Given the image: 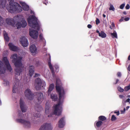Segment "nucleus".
Here are the masks:
<instances>
[{
	"instance_id": "obj_1",
	"label": "nucleus",
	"mask_w": 130,
	"mask_h": 130,
	"mask_svg": "<svg viewBox=\"0 0 130 130\" xmlns=\"http://www.w3.org/2000/svg\"><path fill=\"white\" fill-rule=\"evenodd\" d=\"M56 89L59 95V101L58 103L53 107L54 114L58 116L61 115L62 110L61 106L63 101L61 100L64 99L65 96V93L63 88L62 87V84L60 80L58 79L56 80Z\"/></svg>"
},
{
	"instance_id": "obj_2",
	"label": "nucleus",
	"mask_w": 130,
	"mask_h": 130,
	"mask_svg": "<svg viewBox=\"0 0 130 130\" xmlns=\"http://www.w3.org/2000/svg\"><path fill=\"white\" fill-rule=\"evenodd\" d=\"M12 57L13 58L12 62L16 67L15 69V74L17 75H20L23 67L21 62L22 58L21 57H18L16 54H13Z\"/></svg>"
},
{
	"instance_id": "obj_3",
	"label": "nucleus",
	"mask_w": 130,
	"mask_h": 130,
	"mask_svg": "<svg viewBox=\"0 0 130 130\" xmlns=\"http://www.w3.org/2000/svg\"><path fill=\"white\" fill-rule=\"evenodd\" d=\"M19 4L14 2L13 0H10L9 2V5L6 7L8 11L10 13H14L15 12H19L22 10V7Z\"/></svg>"
},
{
	"instance_id": "obj_4",
	"label": "nucleus",
	"mask_w": 130,
	"mask_h": 130,
	"mask_svg": "<svg viewBox=\"0 0 130 130\" xmlns=\"http://www.w3.org/2000/svg\"><path fill=\"white\" fill-rule=\"evenodd\" d=\"M27 20L29 26L34 28H37V29L39 30L40 27L38 23V19L34 15L29 16L27 18Z\"/></svg>"
},
{
	"instance_id": "obj_5",
	"label": "nucleus",
	"mask_w": 130,
	"mask_h": 130,
	"mask_svg": "<svg viewBox=\"0 0 130 130\" xmlns=\"http://www.w3.org/2000/svg\"><path fill=\"white\" fill-rule=\"evenodd\" d=\"M46 85L45 83L43 81H42L41 79L38 78L35 80V88L37 90H40L41 87L44 86Z\"/></svg>"
},
{
	"instance_id": "obj_6",
	"label": "nucleus",
	"mask_w": 130,
	"mask_h": 130,
	"mask_svg": "<svg viewBox=\"0 0 130 130\" xmlns=\"http://www.w3.org/2000/svg\"><path fill=\"white\" fill-rule=\"evenodd\" d=\"M19 20L20 21L18 22L16 24V26L18 29L20 28L21 27H25L27 25V24L24 18L21 16H18Z\"/></svg>"
},
{
	"instance_id": "obj_7",
	"label": "nucleus",
	"mask_w": 130,
	"mask_h": 130,
	"mask_svg": "<svg viewBox=\"0 0 130 130\" xmlns=\"http://www.w3.org/2000/svg\"><path fill=\"white\" fill-rule=\"evenodd\" d=\"M16 121L18 123L23 124L25 127L28 128L30 126V122L28 121L22 119H17Z\"/></svg>"
},
{
	"instance_id": "obj_8",
	"label": "nucleus",
	"mask_w": 130,
	"mask_h": 130,
	"mask_svg": "<svg viewBox=\"0 0 130 130\" xmlns=\"http://www.w3.org/2000/svg\"><path fill=\"white\" fill-rule=\"evenodd\" d=\"M53 127L51 123H44L40 127L39 130H52Z\"/></svg>"
},
{
	"instance_id": "obj_9",
	"label": "nucleus",
	"mask_w": 130,
	"mask_h": 130,
	"mask_svg": "<svg viewBox=\"0 0 130 130\" xmlns=\"http://www.w3.org/2000/svg\"><path fill=\"white\" fill-rule=\"evenodd\" d=\"M25 97L30 100H32L34 97V95L33 93L31 92V90L29 89L26 90L24 92Z\"/></svg>"
},
{
	"instance_id": "obj_10",
	"label": "nucleus",
	"mask_w": 130,
	"mask_h": 130,
	"mask_svg": "<svg viewBox=\"0 0 130 130\" xmlns=\"http://www.w3.org/2000/svg\"><path fill=\"white\" fill-rule=\"evenodd\" d=\"M36 95L38 103H41L44 99L43 94L40 92H38L36 93Z\"/></svg>"
},
{
	"instance_id": "obj_11",
	"label": "nucleus",
	"mask_w": 130,
	"mask_h": 130,
	"mask_svg": "<svg viewBox=\"0 0 130 130\" xmlns=\"http://www.w3.org/2000/svg\"><path fill=\"white\" fill-rule=\"evenodd\" d=\"M29 34L30 36L32 38L36 39L38 35V32L36 30H31L30 29H29Z\"/></svg>"
},
{
	"instance_id": "obj_12",
	"label": "nucleus",
	"mask_w": 130,
	"mask_h": 130,
	"mask_svg": "<svg viewBox=\"0 0 130 130\" xmlns=\"http://www.w3.org/2000/svg\"><path fill=\"white\" fill-rule=\"evenodd\" d=\"M3 60L7 70H9L10 72H11L12 70V69L7 57H4L3 58Z\"/></svg>"
},
{
	"instance_id": "obj_13",
	"label": "nucleus",
	"mask_w": 130,
	"mask_h": 130,
	"mask_svg": "<svg viewBox=\"0 0 130 130\" xmlns=\"http://www.w3.org/2000/svg\"><path fill=\"white\" fill-rule=\"evenodd\" d=\"M20 41L22 45L24 47L28 45L27 40L25 37L23 36L20 39Z\"/></svg>"
},
{
	"instance_id": "obj_14",
	"label": "nucleus",
	"mask_w": 130,
	"mask_h": 130,
	"mask_svg": "<svg viewBox=\"0 0 130 130\" xmlns=\"http://www.w3.org/2000/svg\"><path fill=\"white\" fill-rule=\"evenodd\" d=\"M58 127L59 128H62L64 127L65 124V117L61 118L58 122Z\"/></svg>"
},
{
	"instance_id": "obj_15",
	"label": "nucleus",
	"mask_w": 130,
	"mask_h": 130,
	"mask_svg": "<svg viewBox=\"0 0 130 130\" xmlns=\"http://www.w3.org/2000/svg\"><path fill=\"white\" fill-rule=\"evenodd\" d=\"M6 69L4 67V63L0 61V74H4L6 72Z\"/></svg>"
},
{
	"instance_id": "obj_16",
	"label": "nucleus",
	"mask_w": 130,
	"mask_h": 130,
	"mask_svg": "<svg viewBox=\"0 0 130 130\" xmlns=\"http://www.w3.org/2000/svg\"><path fill=\"white\" fill-rule=\"evenodd\" d=\"M6 22L9 25L14 26L15 24L14 21L13 19L7 18L6 19Z\"/></svg>"
},
{
	"instance_id": "obj_17",
	"label": "nucleus",
	"mask_w": 130,
	"mask_h": 130,
	"mask_svg": "<svg viewBox=\"0 0 130 130\" xmlns=\"http://www.w3.org/2000/svg\"><path fill=\"white\" fill-rule=\"evenodd\" d=\"M20 106L21 110L22 112H25L26 109L24 106V103L22 99L21 98L20 102Z\"/></svg>"
},
{
	"instance_id": "obj_18",
	"label": "nucleus",
	"mask_w": 130,
	"mask_h": 130,
	"mask_svg": "<svg viewBox=\"0 0 130 130\" xmlns=\"http://www.w3.org/2000/svg\"><path fill=\"white\" fill-rule=\"evenodd\" d=\"M30 52L32 53L36 54L37 52V49L35 44L32 45L30 47Z\"/></svg>"
},
{
	"instance_id": "obj_19",
	"label": "nucleus",
	"mask_w": 130,
	"mask_h": 130,
	"mask_svg": "<svg viewBox=\"0 0 130 130\" xmlns=\"http://www.w3.org/2000/svg\"><path fill=\"white\" fill-rule=\"evenodd\" d=\"M29 75L30 77H31L34 73V67L33 66H30L29 67Z\"/></svg>"
},
{
	"instance_id": "obj_20",
	"label": "nucleus",
	"mask_w": 130,
	"mask_h": 130,
	"mask_svg": "<svg viewBox=\"0 0 130 130\" xmlns=\"http://www.w3.org/2000/svg\"><path fill=\"white\" fill-rule=\"evenodd\" d=\"M8 45L11 50L14 51H16L18 50L17 47L13 45L12 43H9Z\"/></svg>"
},
{
	"instance_id": "obj_21",
	"label": "nucleus",
	"mask_w": 130,
	"mask_h": 130,
	"mask_svg": "<svg viewBox=\"0 0 130 130\" xmlns=\"http://www.w3.org/2000/svg\"><path fill=\"white\" fill-rule=\"evenodd\" d=\"M38 108V113H34L33 115L35 117H39L40 115L39 112L43 109V108L41 106L39 105Z\"/></svg>"
},
{
	"instance_id": "obj_22",
	"label": "nucleus",
	"mask_w": 130,
	"mask_h": 130,
	"mask_svg": "<svg viewBox=\"0 0 130 130\" xmlns=\"http://www.w3.org/2000/svg\"><path fill=\"white\" fill-rule=\"evenodd\" d=\"M51 98L52 99V101H56L58 99V96L56 94H51Z\"/></svg>"
},
{
	"instance_id": "obj_23",
	"label": "nucleus",
	"mask_w": 130,
	"mask_h": 130,
	"mask_svg": "<svg viewBox=\"0 0 130 130\" xmlns=\"http://www.w3.org/2000/svg\"><path fill=\"white\" fill-rule=\"evenodd\" d=\"M48 65L50 69L51 70L52 73L53 72V67L51 63V57L50 56L49 59L48 60Z\"/></svg>"
},
{
	"instance_id": "obj_24",
	"label": "nucleus",
	"mask_w": 130,
	"mask_h": 130,
	"mask_svg": "<svg viewBox=\"0 0 130 130\" xmlns=\"http://www.w3.org/2000/svg\"><path fill=\"white\" fill-rule=\"evenodd\" d=\"M16 82L15 83V84L14 85L13 87L12 91L13 93H16L15 90L17 87V86L18 85L19 83V80L18 79H16Z\"/></svg>"
},
{
	"instance_id": "obj_25",
	"label": "nucleus",
	"mask_w": 130,
	"mask_h": 130,
	"mask_svg": "<svg viewBox=\"0 0 130 130\" xmlns=\"http://www.w3.org/2000/svg\"><path fill=\"white\" fill-rule=\"evenodd\" d=\"M54 85L53 84H52L50 85L48 92V93L50 94L54 88Z\"/></svg>"
},
{
	"instance_id": "obj_26",
	"label": "nucleus",
	"mask_w": 130,
	"mask_h": 130,
	"mask_svg": "<svg viewBox=\"0 0 130 130\" xmlns=\"http://www.w3.org/2000/svg\"><path fill=\"white\" fill-rule=\"evenodd\" d=\"M99 36L102 38H105L106 36V34L103 31H101L100 34H99Z\"/></svg>"
},
{
	"instance_id": "obj_27",
	"label": "nucleus",
	"mask_w": 130,
	"mask_h": 130,
	"mask_svg": "<svg viewBox=\"0 0 130 130\" xmlns=\"http://www.w3.org/2000/svg\"><path fill=\"white\" fill-rule=\"evenodd\" d=\"M96 126L98 127H101L103 123V122L102 121L99 120L96 121Z\"/></svg>"
},
{
	"instance_id": "obj_28",
	"label": "nucleus",
	"mask_w": 130,
	"mask_h": 130,
	"mask_svg": "<svg viewBox=\"0 0 130 130\" xmlns=\"http://www.w3.org/2000/svg\"><path fill=\"white\" fill-rule=\"evenodd\" d=\"M33 64L36 66H38L40 65L39 61L36 59H34L33 60Z\"/></svg>"
},
{
	"instance_id": "obj_29",
	"label": "nucleus",
	"mask_w": 130,
	"mask_h": 130,
	"mask_svg": "<svg viewBox=\"0 0 130 130\" xmlns=\"http://www.w3.org/2000/svg\"><path fill=\"white\" fill-rule=\"evenodd\" d=\"M106 119V118L105 117L103 116H101L99 117L98 120L99 121H103Z\"/></svg>"
},
{
	"instance_id": "obj_30",
	"label": "nucleus",
	"mask_w": 130,
	"mask_h": 130,
	"mask_svg": "<svg viewBox=\"0 0 130 130\" xmlns=\"http://www.w3.org/2000/svg\"><path fill=\"white\" fill-rule=\"evenodd\" d=\"M49 108L47 105V104L46 103L45 105V112L46 114H48L49 113Z\"/></svg>"
},
{
	"instance_id": "obj_31",
	"label": "nucleus",
	"mask_w": 130,
	"mask_h": 130,
	"mask_svg": "<svg viewBox=\"0 0 130 130\" xmlns=\"http://www.w3.org/2000/svg\"><path fill=\"white\" fill-rule=\"evenodd\" d=\"M111 34L112 38H117V34L115 31L113 33H111Z\"/></svg>"
},
{
	"instance_id": "obj_32",
	"label": "nucleus",
	"mask_w": 130,
	"mask_h": 130,
	"mask_svg": "<svg viewBox=\"0 0 130 130\" xmlns=\"http://www.w3.org/2000/svg\"><path fill=\"white\" fill-rule=\"evenodd\" d=\"M23 9L25 11H28L29 9V6L28 5H26L25 6L23 7Z\"/></svg>"
},
{
	"instance_id": "obj_33",
	"label": "nucleus",
	"mask_w": 130,
	"mask_h": 130,
	"mask_svg": "<svg viewBox=\"0 0 130 130\" xmlns=\"http://www.w3.org/2000/svg\"><path fill=\"white\" fill-rule=\"evenodd\" d=\"M109 9L110 10H112L113 11H114L115 10V8L111 4H110V7Z\"/></svg>"
},
{
	"instance_id": "obj_34",
	"label": "nucleus",
	"mask_w": 130,
	"mask_h": 130,
	"mask_svg": "<svg viewBox=\"0 0 130 130\" xmlns=\"http://www.w3.org/2000/svg\"><path fill=\"white\" fill-rule=\"evenodd\" d=\"M124 89L125 91H127L130 89V84H129L128 86L125 87Z\"/></svg>"
},
{
	"instance_id": "obj_35",
	"label": "nucleus",
	"mask_w": 130,
	"mask_h": 130,
	"mask_svg": "<svg viewBox=\"0 0 130 130\" xmlns=\"http://www.w3.org/2000/svg\"><path fill=\"white\" fill-rule=\"evenodd\" d=\"M117 119V118L114 115H112L111 116V120L112 121L115 120Z\"/></svg>"
},
{
	"instance_id": "obj_36",
	"label": "nucleus",
	"mask_w": 130,
	"mask_h": 130,
	"mask_svg": "<svg viewBox=\"0 0 130 130\" xmlns=\"http://www.w3.org/2000/svg\"><path fill=\"white\" fill-rule=\"evenodd\" d=\"M118 91L120 92H123L124 91V89L120 87H118Z\"/></svg>"
},
{
	"instance_id": "obj_37",
	"label": "nucleus",
	"mask_w": 130,
	"mask_h": 130,
	"mask_svg": "<svg viewBox=\"0 0 130 130\" xmlns=\"http://www.w3.org/2000/svg\"><path fill=\"white\" fill-rule=\"evenodd\" d=\"M125 5V4H122L120 6V8L121 9H123V8Z\"/></svg>"
},
{
	"instance_id": "obj_38",
	"label": "nucleus",
	"mask_w": 130,
	"mask_h": 130,
	"mask_svg": "<svg viewBox=\"0 0 130 130\" xmlns=\"http://www.w3.org/2000/svg\"><path fill=\"white\" fill-rule=\"evenodd\" d=\"M111 26H110V28L111 29H113V28L115 27V24H114V23H112L111 24Z\"/></svg>"
},
{
	"instance_id": "obj_39",
	"label": "nucleus",
	"mask_w": 130,
	"mask_h": 130,
	"mask_svg": "<svg viewBox=\"0 0 130 130\" xmlns=\"http://www.w3.org/2000/svg\"><path fill=\"white\" fill-rule=\"evenodd\" d=\"M100 22V21L99 19L97 18L96 20V24H99Z\"/></svg>"
},
{
	"instance_id": "obj_40",
	"label": "nucleus",
	"mask_w": 130,
	"mask_h": 130,
	"mask_svg": "<svg viewBox=\"0 0 130 130\" xmlns=\"http://www.w3.org/2000/svg\"><path fill=\"white\" fill-rule=\"evenodd\" d=\"M39 38H40V40H43V39H44L43 38L42 36V34H40L39 36Z\"/></svg>"
},
{
	"instance_id": "obj_41",
	"label": "nucleus",
	"mask_w": 130,
	"mask_h": 130,
	"mask_svg": "<svg viewBox=\"0 0 130 130\" xmlns=\"http://www.w3.org/2000/svg\"><path fill=\"white\" fill-rule=\"evenodd\" d=\"M117 75L118 77H120L121 76V74L120 72H118L117 73Z\"/></svg>"
},
{
	"instance_id": "obj_42",
	"label": "nucleus",
	"mask_w": 130,
	"mask_h": 130,
	"mask_svg": "<svg viewBox=\"0 0 130 130\" xmlns=\"http://www.w3.org/2000/svg\"><path fill=\"white\" fill-rule=\"evenodd\" d=\"M5 40L8 42L9 40V38L8 37H4Z\"/></svg>"
},
{
	"instance_id": "obj_43",
	"label": "nucleus",
	"mask_w": 130,
	"mask_h": 130,
	"mask_svg": "<svg viewBox=\"0 0 130 130\" xmlns=\"http://www.w3.org/2000/svg\"><path fill=\"white\" fill-rule=\"evenodd\" d=\"M55 68L56 69V72H58L59 70V67L57 66H55Z\"/></svg>"
},
{
	"instance_id": "obj_44",
	"label": "nucleus",
	"mask_w": 130,
	"mask_h": 130,
	"mask_svg": "<svg viewBox=\"0 0 130 130\" xmlns=\"http://www.w3.org/2000/svg\"><path fill=\"white\" fill-rule=\"evenodd\" d=\"M40 76V75L39 74L36 73L35 74V75L34 76V77H38Z\"/></svg>"
},
{
	"instance_id": "obj_45",
	"label": "nucleus",
	"mask_w": 130,
	"mask_h": 130,
	"mask_svg": "<svg viewBox=\"0 0 130 130\" xmlns=\"http://www.w3.org/2000/svg\"><path fill=\"white\" fill-rule=\"evenodd\" d=\"M130 8V6L128 4H127L125 7V8L127 9H128Z\"/></svg>"
},
{
	"instance_id": "obj_46",
	"label": "nucleus",
	"mask_w": 130,
	"mask_h": 130,
	"mask_svg": "<svg viewBox=\"0 0 130 130\" xmlns=\"http://www.w3.org/2000/svg\"><path fill=\"white\" fill-rule=\"evenodd\" d=\"M21 4L22 6L23 7L25 6L26 5L25 3L24 2H21L20 3Z\"/></svg>"
},
{
	"instance_id": "obj_47",
	"label": "nucleus",
	"mask_w": 130,
	"mask_h": 130,
	"mask_svg": "<svg viewBox=\"0 0 130 130\" xmlns=\"http://www.w3.org/2000/svg\"><path fill=\"white\" fill-rule=\"evenodd\" d=\"M4 37H8V34L7 33H6L5 32V33H4Z\"/></svg>"
},
{
	"instance_id": "obj_48",
	"label": "nucleus",
	"mask_w": 130,
	"mask_h": 130,
	"mask_svg": "<svg viewBox=\"0 0 130 130\" xmlns=\"http://www.w3.org/2000/svg\"><path fill=\"white\" fill-rule=\"evenodd\" d=\"M4 37H8V34L7 33H6L5 32V33H4Z\"/></svg>"
},
{
	"instance_id": "obj_49",
	"label": "nucleus",
	"mask_w": 130,
	"mask_h": 130,
	"mask_svg": "<svg viewBox=\"0 0 130 130\" xmlns=\"http://www.w3.org/2000/svg\"><path fill=\"white\" fill-rule=\"evenodd\" d=\"M124 20V18L123 17H122L119 20V21L120 22H121L123 21Z\"/></svg>"
},
{
	"instance_id": "obj_50",
	"label": "nucleus",
	"mask_w": 130,
	"mask_h": 130,
	"mask_svg": "<svg viewBox=\"0 0 130 130\" xmlns=\"http://www.w3.org/2000/svg\"><path fill=\"white\" fill-rule=\"evenodd\" d=\"M129 18L128 17H127L125 18L124 20L125 21H127L129 20Z\"/></svg>"
},
{
	"instance_id": "obj_51",
	"label": "nucleus",
	"mask_w": 130,
	"mask_h": 130,
	"mask_svg": "<svg viewBox=\"0 0 130 130\" xmlns=\"http://www.w3.org/2000/svg\"><path fill=\"white\" fill-rule=\"evenodd\" d=\"M92 27V26L90 24H88L87 25V27L89 28H91Z\"/></svg>"
},
{
	"instance_id": "obj_52",
	"label": "nucleus",
	"mask_w": 130,
	"mask_h": 130,
	"mask_svg": "<svg viewBox=\"0 0 130 130\" xmlns=\"http://www.w3.org/2000/svg\"><path fill=\"white\" fill-rule=\"evenodd\" d=\"M115 113H116L117 114V116H118L119 115L120 113L119 111H118L117 112L115 111L114 112Z\"/></svg>"
},
{
	"instance_id": "obj_53",
	"label": "nucleus",
	"mask_w": 130,
	"mask_h": 130,
	"mask_svg": "<svg viewBox=\"0 0 130 130\" xmlns=\"http://www.w3.org/2000/svg\"><path fill=\"white\" fill-rule=\"evenodd\" d=\"M119 81V80L118 79H117L116 81V82L115 83H114V84L115 85L116 84L118 83Z\"/></svg>"
},
{
	"instance_id": "obj_54",
	"label": "nucleus",
	"mask_w": 130,
	"mask_h": 130,
	"mask_svg": "<svg viewBox=\"0 0 130 130\" xmlns=\"http://www.w3.org/2000/svg\"><path fill=\"white\" fill-rule=\"evenodd\" d=\"M3 19L2 17L0 16V25L1 23H2V21Z\"/></svg>"
},
{
	"instance_id": "obj_55",
	"label": "nucleus",
	"mask_w": 130,
	"mask_h": 130,
	"mask_svg": "<svg viewBox=\"0 0 130 130\" xmlns=\"http://www.w3.org/2000/svg\"><path fill=\"white\" fill-rule=\"evenodd\" d=\"M124 97V96L122 95H119V97L121 98H123Z\"/></svg>"
},
{
	"instance_id": "obj_56",
	"label": "nucleus",
	"mask_w": 130,
	"mask_h": 130,
	"mask_svg": "<svg viewBox=\"0 0 130 130\" xmlns=\"http://www.w3.org/2000/svg\"><path fill=\"white\" fill-rule=\"evenodd\" d=\"M130 99L129 98H128L127 99V100L125 101V102H129L130 101Z\"/></svg>"
},
{
	"instance_id": "obj_57",
	"label": "nucleus",
	"mask_w": 130,
	"mask_h": 130,
	"mask_svg": "<svg viewBox=\"0 0 130 130\" xmlns=\"http://www.w3.org/2000/svg\"><path fill=\"white\" fill-rule=\"evenodd\" d=\"M127 69L129 71H130V65H129L128 66Z\"/></svg>"
},
{
	"instance_id": "obj_58",
	"label": "nucleus",
	"mask_w": 130,
	"mask_h": 130,
	"mask_svg": "<svg viewBox=\"0 0 130 130\" xmlns=\"http://www.w3.org/2000/svg\"><path fill=\"white\" fill-rule=\"evenodd\" d=\"M96 33H98V34H99H99H100V32L98 30H96Z\"/></svg>"
},
{
	"instance_id": "obj_59",
	"label": "nucleus",
	"mask_w": 130,
	"mask_h": 130,
	"mask_svg": "<svg viewBox=\"0 0 130 130\" xmlns=\"http://www.w3.org/2000/svg\"><path fill=\"white\" fill-rule=\"evenodd\" d=\"M4 82H6V84H9V82H8V81H5V80H4Z\"/></svg>"
},
{
	"instance_id": "obj_60",
	"label": "nucleus",
	"mask_w": 130,
	"mask_h": 130,
	"mask_svg": "<svg viewBox=\"0 0 130 130\" xmlns=\"http://www.w3.org/2000/svg\"><path fill=\"white\" fill-rule=\"evenodd\" d=\"M123 13L124 14H125V15H126V11H124L123 12Z\"/></svg>"
},
{
	"instance_id": "obj_61",
	"label": "nucleus",
	"mask_w": 130,
	"mask_h": 130,
	"mask_svg": "<svg viewBox=\"0 0 130 130\" xmlns=\"http://www.w3.org/2000/svg\"><path fill=\"white\" fill-rule=\"evenodd\" d=\"M128 60H130V55H129L128 58Z\"/></svg>"
},
{
	"instance_id": "obj_62",
	"label": "nucleus",
	"mask_w": 130,
	"mask_h": 130,
	"mask_svg": "<svg viewBox=\"0 0 130 130\" xmlns=\"http://www.w3.org/2000/svg\"><path fill=\"white\" fill-rule=\"evenodd\" d=\"M129 106H127V107H126V110H127L129 108Z\"/></svg>"
},
{
	"instance_id": "obj_63",
	"label": "nucleus",
	"mask_w": 130,
	"mask_h": 130,
	"mask_svg": "<svg viewBox=\"0 0 130 130\" xmlns=\"http://www.w3.org/2000/svg\"><path fill=\"white\" fill-rule=\"evenodd\" d=\"M103 17H104V18H105L106 17V15L104 14H103Z\"/></svg>"
},
{
	"instance_id": "obj_64",
	"label": "nucleus",
	"mask_w": 130,
	"mask_h": 130,
	"mask_svg": "<svg viewBox=\"0 0 130 130\" xmlns=\"http://www.w3.org/2000/svg\"><path fill=\"white\" fill-rule=\"evenodd\" d=\"M127 98H130V95H128L127 96Z\"/></svg>"
}]
</instances>
